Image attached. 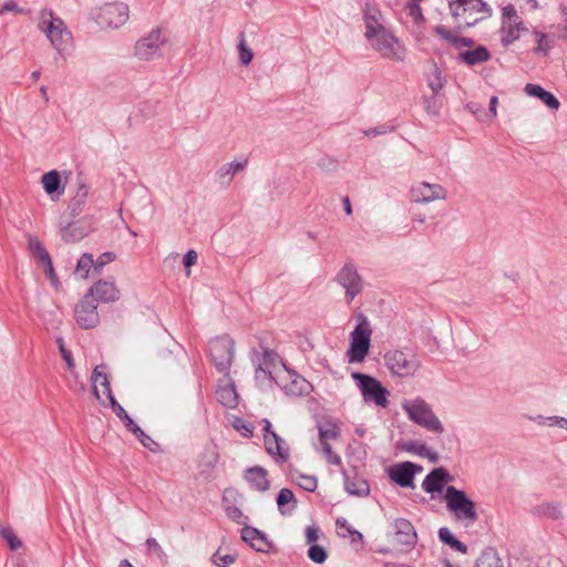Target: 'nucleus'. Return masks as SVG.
I'll list each match as a JSON object with an SVG mask.
<instances>
[{
    "mask_svg": "<svg viewBox=\"0 0 567 567\" xmlns=\"http://www.w3.org/2000/svg\"><path fill=\"white\" fill-rule=\"evenodd\" d=\"M454 21V31L462 32L492 16V8L483 0H447Z\"/></svg>",
    "mask_w": 567,
    "mask_h": 567,
    "instance_id": "obj_1",
    "label": "nucleus"
},
{
    "mask_svg": "<svg viewBox=\"0 0 567 567\" xmlns=\"http://www.w3.org/2000/svg\"><path fill=\"white\" fill-rule=\"evenodd\" d=\"M372 329L368 318L364 315H359L358 324L350 333V346L347 351L349 363L362 362L369 353L371 346Z\"/></svg>",
    "mask_w": 567,
    "mask_h": 567,
    "instance_id": "obj_2",
    "label": "nucleus"
},
{
    "mask_svg": "<svg viewBox=\"0 0 567 567\" xmlns=\"http://www.w3.org/2000/svg\"><path fill=\"white\" fill-rule=\"evenodd\" d=\"M38 28L45 33L51 44L59 53L66 50L68 43L71 40V33L66 30L63 20L54 18L51 10H41Z\"/></svg>",
    "mask_w": 567,
    "mask_h": 567,
    "instance_id": "obj_3",
    "label": "nucleus"
},
{
    "mask_svg": "<svg viewBox=\"0 0 567 567\" xmlns=\"http://www.w3.org/2000/svg\"><path fill=\"white\" fill-rule=\"evenodd\" d=\"M351 378L360 390L365 403H373L380 408H388L390 404V392L385 386H383L381 381L362 372H352Z\"/></svg>",
    "mask_w": 567,
    "mask_h": 567,
    "instance_id": "obj_4",
    "label": "nucleus"
},
{
    "mask_svg": "<svg viewBox=\"0 0 567 567\" xmlns=\"http://www.w3.org/2000/svg\"><path fill=\"white\" fill-rule=\"evenodd\" d=\"M444 498L446 501L447 509L455 515L460 520H468L474 523L477 520L475 503L467 496V494L450 485L445 488Z\"/></svg>",
    "mask_w": 567,
    "mask_h": 567,
    "instance_id": "obj_5",
    "label": "nucleus"
},
{
    "mask_svg": "<svg viewBox=\"0 0 567 567\" xmlns=\"http://www.w3.org/2000/svg\"><path fill=\"white\" fill-rule=\"evenodd\" d=\"M210 361L220 373L228 374L235 355V341L223 334L212 339L208 343Z\"/></svg>",
    "mask_w": 567,
    "mask_h": 567,
    "instance_id": "obj_6",
    "label": "nucleus"
},
{
    "mask_svg": "<svg viewBox=\"0 0 567 567\" xmlns=\"http://www.w3.org/2000/svg\"><path fill=\"white\" fill-rule=\"evenodd\" d=\"M409 417L416 424L427 431L441 434L444 427L437 416L433 413L431 406L421 398L409 401L403 404Z\"/></svg>",
    "mask_w": 567,
    "mask_h": 567,
    "instance_id": "obj_7",
    "label": "nucleus"
},
{
    "mask_svg": "<svg viewBox=\"0 0 567 567\" xmlns=\"http://www.w3.org/2000/svg\"><path fill=\"white\" fill-rule=\"evenodd\" d=\"M384 361L391 373L401 378L413 375L421 365L417 355L411 351H388Z\"/></svg>",
    "mask_w": 567,
    "mask_h": 567,
    "instance_id": "obj_8",
    "label": "nucleus"
},
{
    "mask_svg": "<svg viewBox=\"0 0 567 567\" xmlns=\"http://www.w3.org/2000/svg\"><path fill=\"white\" fill-rule=\"evenodd\" d=\"M128 6L123 2H107L101 6L94 13L95 22L103 29H116L128 19Z\"/></svg>",
    "mask_w": 567,
    "mask_h": 567,
    "instance_id": "obj_9",
    "label": "nucleus"
},
{
    "mask_svg": "<svg viewBox=\"0 0 567 567\" xmlns=\"http://www.w3.org/2000/svg\"><path fill=\"white\" fill-rule=\"evenodd\" d=\"M370 43L385 59L403 61L405 58V49L400 45L399 40L386 28L375 32Z\"/></svg>",
    "mask_w": 567,
    "mask_h": 567,
    "instance_id": "obj_10",
    "label": "nucleus"
},
{
    "mask_svg": "<svg viewBox=\"0 0 567 567\" xmlns=\"http://www.w3.org/2000/svg\"><path fill=\"white\" fill-rule=\"evenodd\" d=\"M277 385L291 396L307 395L312 391L311 383L293 370L285 369L284 374L275 379Z\"/></svg>",
    "mask_w": 567,
    "mask_h": 567,
    "instance_id": "obj_11",
    "label": "nucleus"
},
{
    "mask_svg": "<svg viewBox=\"0 0 567 567\" xmlns=\"http://www.w3.org/2000/svg\"><path fill=\"white\" fill-rule=\"evenodd\" d=\"M165 44V38L159 29L152 30L141 38L134 47V55L140 60L150 61L161 56V48Z\"/></svg>",
    "mask_w": 567,
    "mask_h": 567,
    "instance_id": "obj_12",
    "label": "nucleus"
},
{
    "mask_svg": "<svg viewBox=\"0 0 567 567\" xmlns=\"http://www.w3.org/2000/svg\"><path fill=\"white\" fill-rule=\"evenodd\" d=\"M336 281L346 289V300L348 303L363 289V279L353 264H346L337 274Z\"/></svg>",
    "mask_w": 567,
    "mask_h": 567,
    "instance_id": "obj_13",
    "label": "nucleus"
},
{
    "mask_svg": "<svg viewBox=\"0 0 567 567\" xmlns=\"http://www.w3.org/2000/svg\"><path fill=\"white\" fill-rule=\"evenodd\" d=\"M74 318L80 328L85 330L93 329L100 323L97 305L86 293L75 306Z\"/></svg>",
    "mask_w": 567,
    "mask_h": 567,
    "instance_id": "obj_14",
    "label": "nucleus"
},
{
    "mask_svg": "<svg viewBox=\"0 0 567 567\" xmlns=\"http://www.w3.org/2000/svg\"><path fill=\"white\" fill-rule=\"evenodd\" d=\"M423 467L412 462H400L388 470L389 478L400 487H414V477Z\"/></svg>",
    "mask_w": 567,
    "mask_h": 567,
    "instance_id": "obj_15",
    "label": "nucleus"
},
{
    "mask_svg": "<svg viewBox=\"0 0 567 567\" xmlns=\"http://www.w3.org/2000/svg\"><path fill=\"white\" fill-rule=\"evenodd\" d=\"M93 230V225L89 218L70 220L61 227V237L65 243H78L86 237Z\"/></svg>",
    "mask_w": 567,
    "mask_h": 567,
    "instance_id": "obj_16",
    "label": "nucleus"
},
{
    "mask_svg": "<svg viewBox=\"0 0 567 567\" xmlns=\"http://www.w3.org/2000/svg\"><path fill=\"white\" fill-rule=\"evenodd\" d=\"M446 190L439 184L420 183L411 188V199L415 203H430L435 199H445Z\"/></svg>",
    "mask_w": 567,
    "mask_h": 567,
    "instance_id": "obj_17",
    "label": "nucleus"
},
{
    "mask_svg": "<svg viewBox=\"0 0 567 567\" xmlns=\"http://www.w3.org/2000/svg\"><path fill=\"white\" fill-rule=\"evenodd\" d=\"M91 299L100 302H114L120 299V290L114 281L99 280L86 293Z\"/></svg>",
    "mask_w": 567,
    "mask_h": 567,
    "instance_id": "obj_18",
    "label": "nucleus"
},
{
    "mask_svg": "<svg viewBox=\"0 0 567 567\" xmlns=\"http://www.w3.org/2000/svg\"><path fill=\"white\" fill-rule=\"evenodd\" d=\"M453 480L452 475L444 467L433 468L423 480L422 488L426 493H442L444 486Z\"/></svg>",
    "mask_w": 567,
    "mask_h": 567,
    "instance_id": "obj_19",
    "label": "nucleus"
},
{
    "mask_svg": "<svg viewBox=\"0 0 567 567\" xmlns=\"http://www.w3.org/2000/svg\"><path fill=\"white\" fill-rule=\"evenodd\" d=\"M394 542L410 548L414 547L417 542V535L412 523L405 518H396L394 520Z\"/></svg>",
    "mask_w": 567,
    "mask_h": 567,
    "instance_id": "obj_20",
    "label": "nucleus"
},
{
    "mask_svg": "<svg viewBox=\"0 0 567 567\" xmlns=\"http://www.w3.org/2000/svg\"><path fill=\"white\" fill-rule=\"evenodd\" d=\"M241 539L259 553H268L272 547V543L267 539L266 534L251 526L243 527Z\"/></svg>",
    "mask_w": 567,
    "mask_h": 567,
    "instance_id": "obj_21",
    "label": "nucleus"
},
{
    "mask_svg": "<svg viewBox=\"0 0 567 567\" xmlns=\"http://www.w3.org/2000/svg\"><path fill=\"white\" fill-rule=\"evenodd\" d=\"M382 13L374 3L367 2L363 8V21L365 24V38L371 41L375 32L385 28L381 23Z\"/></svg>",
    "mask_w": 567,
    "mask_h": 567,
    "instance_id": "obj_22",
    "label": "nucleus"
},
{
    "mask_svg": "<svg viewBox=\"0 0 567 567\" xmlns=\"http://www.w3.org/2000/svg\"><path fill=\"white\" fill-rule=\"evenodd\" d=\"M219 452L217 445L209 443L204 447L199 462V474L209 480L213 477L214 470L219 462Z\"/></svg>",
    "mask_w": 567,
    "mask_h": 567,
    "instance_id": "obj_23",
    "label": "nucleus"
},
{
    "mask_svg": "<svg viewBox=\"0 0 567 567\" xmlns=\"http://www.w3.org/2000/svg\"><path fill=\"white\" fill-rule=\"evenodd\" d=\"M268 472L266 468L259 465L249 467L245 472V480L248 482L251 488L257 492H266L270 487V482L267 478Z\"/></svg>",
    "mask_w": 567,
    "mask_h": 567,
    "instance_id": "obj_24",
    "label": "nucleus"
},
{
    "mask_svg": "<svg viewBox=\"0 0 567 567\" xmlns=\"http://www.w3.org/2000/svg\"><path fill=\"white\" fill-rule=\"evenodd\" d=\"M527 31L528 29L525 27L522 20H514L513 22H507L506 20L502 21L499 33L503 47L507 48L520 38L522 32Z\"/></svg>",
    "mask_w": 567,
    "mask_h": 567,
    "instance_id": "obj_25",
    "label": "nucleus"
},
{
    "mask_svg": "<svg viewBox=\"0 0 567 567\" xmlns=\"http://www.w3.org/2000/svg\"><path fill=\"white\" fill-rule=\"evenodd\" d=\"M266 452L277 462H287L289 458V447L285 440L278 434H274L271 439L265 440Z\"/></svg>",
    "mask_w": 567,
    "mask_h": 567,
    "instance_id": "obj_26",
    "label": "nucleus"
},
{
    "mask_svg": "<svg viewBox=\"0 0 567 567\" xmlns=\"http://www.w3.org/2000/svg\"><path fill=\"white\" fill-rule=\"evenodd\" d=\"M41 182L45 193L51 196V198H59L64 194L65 186L62 184L61 175L58 171L52 169L44 173L41 177Z\"/></svg>",
    "mask_w": 567,
    "mask_h": 567,
    "instance_id": "obj_27",
    "label": "nucleus"
},
{
    "mask_svg": "<svg viewBox=\"0 0 567 567\" xmlns=\"http://www.w3.org/2000/svg\"><path fill=\"white\" fill-rule=\"evenodd\" d=\"M434 33L441 39L445 40L447 43L453 45L455 49L461 48H472L474 45V40L472 38L458 37L452 30H449L445 25L439 24L433 29Z\"/></svg>",
    "mask_w": 567,
    "mask_h": 567,
    "instance_id": "obj_28",
    "label": "nucleus"
},
{
    "mask_svg": "<svg viewBox=\"0 0 567 567\" xmlns=\"http://www.w3.org/2000/svg\"><path fill=\"white\" fill-rule=\"evenodd\" d=\"M343 480H344V489L350 495L354 496H367L370 493V486L365 478L358 476L357 474L353 477H350L346 471H342Z\"/></svg>",
    "mask_w": 567,
    "mask_h": 567,
    "instance_id": "obj_29",
    "label": "nucleus"
},
{
    "mask_svg": "<svg viewBox=\"0 0 567 567\" xmlns=\"http://www.w3.org/2000/svg\"><path fill=\"white\" fill-rule=\"evenodd\" d=\"M524 91L527 95L539 99L546 106L551 110H558L560 105L559 101L551 92L545 90L538 84L527 83Z\"/></svg>",
    "mask_w": 567,
    "mask_h": 567,
    "instance_id": "obj_30",
    "label": "nucleus"
},
{
    "mask_svg": "<svg viewBox=\"0 0 567 567\" xmlns=\"http://www.w3.org/2000/svg\"><path fill=\"white\" fill-rule=\"evenodd\" d=\"M87 196H89L87 185L80 182L78 190H76L75 195L72 197V199L68 206V209H66V213L69 214L70 218H75L83 212V208L86 204Z\"/></svg>",
    "mask_w": 567,
    "mask_h": 567,
    "instance_id": "obj_31",
    "label": "nucleus"
},
{
    "mask_svg": "<svg viewBox=\"0 0 567 567\" xmlns=\"http://www.w3.org/2000/svg\"><path fill=\"white\" fill-rule=\"evenodd\" d=\"M491 59L488 49L484 45H477L473 50H467L458 54V60L468 66L484 63Z\"/></svg>",
    "mask_w": 567,
    "mask_h": 567,
    "instance_id": "obj_32",
    "label": "nucleus"
},
{
    "mask_svg": "<svg viewBox=\"0 0 567 567\" xmlns=\"http://www.w3.org/2000/svg\"><path fill=\"white\" fill-rule=\"evenodd\" d=\"M106 367L101 364L96 365L92 372L91 381L93 383V393L97 400H100L99 390L96 388V383H100L106 394L107 399L111 400V396H114L112 393L111 384L106 374Z\"/></svg>",
    "mask_w": 567,
    "mask_h": 567,
    "instance_id": "obj_33",
    "label": "nucleus"
},
{
    "mask_svg": "<svg viewBox=\"0 0 567 567\" xmlns=\"http://www.w3.org/2000/svg\"><path fill=\"white\" fill-rule=\"evenodd\" d=\"M216 398L224 406L234 409L238 404V394L234 383L219 385L216 391Z\"/></svg>",
    "mask_w": 567,
    "mask_h": 567,
    "instance_id": "obj_34",
    "label": "nucleus"
},
{
    "mask_svg": "<svg viewBox=\"0 0 567 567\" xmlns=\"http://www.w3.org/2000/svg\"><path fill=\"white\" fill-rule=\"evenodd\" d=\"M276 502L282 515L290 514L297 507L295 494L289 488H281L277 495Z\"/></svg>",
    "mask_w": 567,
    "mask_h": 567,
    "instance_id": "obj_35",
    "label": "nucleus"
},
{
    "mask_svg": "<svg viewBox=\"0 0 567 567\" xmlns=\"http://www.w3.org/2000/svg\"><path fill=\"white\" fill-rule=\"evenodd\" d=\"M476 567H503L498 553L493 547L485 548L475 564Z\"/></svg>",
    "mask_w": 567,
    "mask_h": 567,
    "instance_id": "obj_36",
    "label": "nucleus"
},
{
    "mask_svg": "<svg viewBox=\"0 0 567 567\" xmlns=\"http://www.w3.org/2000/svg\"><path fill=\"white\" fill-rule=\"evenodd\" d=\"M431 66L432 74L429 78L427 85L432 90L433 96H435L444 87L445 79L442 75L441 69L439 68L437 63L434 60H431ZM432 100H434V97H432Z\"/></svg>",
    "mask_w": 567,
    "mask_h": 567,
    "instance_id": "obj_37",
    "label": "nucleus"
},
{
    "mask_svg": "<svg viewBox=\"0 0 567 567\" xmlns=\"http://www.w3.org/2000/svg\"><path fill=\"white\" fill-rule=\"evenodd\" d=\"M535 47L533 52L538 55L547 56L550 49L553 48V41L549 40L548 35L540 31H533Z\"/></svg>",
    "mask_w": 567,
    "mask_h": 567,
    "instance_id": "obj_38",
    "label": "nucleus"
},
{
    "mask_svg": "<svg viewBox=\"0 0 567 567\" xmlns=\"http://www.w3.org/2000/svg\"><path fill=\"white\" fill-rule=\"evenodd\" d=\"M321 444L329 443L328 440H336L340 435V427L333 421H327L318 425Z\"/></svg>",
    "mask_w": 567,
    "mask_h": 567,
    "instance_id": "obj_39",
    "label": "nucleus"
},
{
    "mask_svg": "<svg viewBox=\"0 0 567 567\" xmlns=\"http://www.w3.org/2000/svg\"><path fill=\"white\" fill-rule=\"evenodd\" d=\"M533 513L538 516L559 519L561 517L560 503L549 502L540 504L534 508Z\"/></svg>",
    "mask_w": 567,
    "mask_h": 567,
    "instance_id": "obj_40",
    "label": "nucleus"
},
{
    "mask_svg": "<svg viewBox=\"0 0 567 567\" xmlns=\"http://www.w3.org/2000/svg\"><path fill=\"white\" fill-rule=\"evenodd\" d=\"M248 163V159L245 158L243 162H231V163H227L225 165H223L218 171H217V176L220 178V179H225L227 178V183H230L234 175L244 169L246 167Z\"/></svg>",
    "mask_w": 567,
    "mask_h": 567,
    "instance_id": "obj_41",
    "label": "nucleus"
},
{
    "mask_svg": "<svg viewBox=\"0 0 567 567\" xmlns=\"http://www.w3.org/2000/svg\"><path fill=\"white\" fill-rule=\"evenodd\" d=\"M127 431H130L141 442V444L151 452H156L158 450V443L147 435L136 423L131 425Z\"/></svg>",
    "mask_w": 567,
    "mask_h": 567,
    "instance_id": "obj_42",
    "label": "nucleus"
},
{
    "mask_svg": "<svg viewBox=\"0 0 567 567\" xmlns=\"http://www.w3.org/2000/svg\"><path fill=\"white\" fill-rule=\"evenodd\" d=\"M275 357L276 352L274 350H270L268 348L264 349L262 358L256 368V379H259L260 374L266 375L267 373L269 374V377H271V373L268 370L270 365H272Z\"/></svg>",
    "mask_w": 567,
    "mask_h": 567,
    "instance_id": "obj_43",
    "label": "nucleus"
},
{
    "mask_svg": "<svg viewBox=\"0 0 567 567\" xmlns=\"http://www.w3.org/2000/svg\"><path fill=\"white\" fill-rule=\"evenodd\" d=\"M29 250L39 259V262H50V254L37 237H30L28 240Z\"/></svg>",
    "mask_w": 567,
    "mask_h": 567,
    "instance_id": "obj_44",
    "label": "nucleus"
},
{
    "mask_svg": "<svg viewBox=\"0 0 567 567\" xmlns=\"http://www.w3.org/2000/svg\"><path fill=\"white\" fill-rule=\"evenodd\" d=\"M110 406L115 413V415L124 423L126 430L131 427V425L135 424V422L131 419L128 413L124 410V408L116 401L114 396H111L109 400Z\"/></svg>",
    "mask_w": 567,
    "mask_h": 567,
    "instance_id": "obj_45",
    "label": "nucleus"
},
{
    "mask_svg": "<svg viewBox=\"0 0 567 567\" xmlns=\"http://www.w3.org/2000/svg\"><path fill=\"white\" fill-rule=\"evenodd\" d=\"M0 536L7 542L11 550H18L22 547V542L14 535L10 527L0 524Z\"/></svg>",
    "mask_w": 567,
    "mask_h": 567,
    "instance_id": "obj_46",
    "label": "nucleus"
},
{
    "mask_svg": "<svg viewBox=\"0 0 567 567\" xmlns=\"http://www.w3.org/2000/svg\"><path fill=\"white\" fill-rule=\"evenodd\" d=\"M400 449L408 453H413L419 456H424L427 454V446L424 443H420L417 441H408L400 444Z\"/></svg>",
    "mask_w": 567,
    "mask_h": 567,
    "instance_id": "obj_47",
    "label": "nucleus"
},
{
    "mask_svg": "<svg viewBox=\"0 0 567 567\" xmlns=\"http://www.w3.org/2000/svg\"><path fill=\"white\" fill-rule=\"evenodd\" d=\"M91 268L95 271L93 255L87 252L83 254L78 260L76 270L83 272V278H87Z\"/></svg>",
    "mask_w": 567,
    "mask_h": 567,
    "instance_id": "obj_48",
    "label": "nucleus"
},
{
    "mask_svg": "<svg viewBox=\"0 0 567 567\" xmlns=\"http://www.w3.org/2000/svg\"><path fill=\"white\" fill-rule=\"evenodd\" d=\"M237 556L233 554H220V549L216 550L210 560L217 567H228L236 561Z\"/></svg>",
    "mask_w": 567,
    "mask_h": 567,
    "instance_id": "obj_49",
    "label": "nucleus"
},
{
    "mask_svg": "<svg viewBox=\"0 0 567 567\" xmlns=\"http://www.w3.org/2000/svg\"><path fill=\"white\" fill-rule=\"evenodd\" d=\"M308 557L316 564H323L327 560V550L317 544H312L308 549Z\"/></svg>",
    "mask_w": 567,
    "mask_h": 567,
    "instance_id": "obj_50",
    "label": "nucleus"
},
{
    "mask_svg": "<svg viewBox=\"0 0 567 567\" xmlns=\"http://www.w3.org/2000/svg\"><path fill=\"white\" fill-rule=\"evenodd\" d=\"M238 50H239L240 62L244 65H248L251 62L254 54H252V51L246 45L244 33H240V41L238 44Z\"/></svg>",
    "mask_w": 567,
    "mask_h": 567,
    "instance_id": "obj_51",
    "label": "nucleus"
},
{
    "mask_svg": "<svg viewBox=\"0 0 567 567\" xmlns=\"http://www.w3.org/2000/svg\"><path fill=\"white\" fill-rule=\"evenodd\" d=\"M298 478V485L307 491V492H315L318 486V480L313 475H306V474H299Z\"/></svg>",
    "mask_w": 567,
    "mask_h": 567,
    "instance_id": "obj_52",
    "label": "nucleus"
},
{
    "mask_svg": "<svg viewBox=\"0 0 567 567\" xmlns=\"http://www.w3.org/2000/svg\"><path fill=\"white\" fill-rule=\"evenodd\" d=\"M146 547H147V554L148 555H156L161 560H166L167 556L165 551L163 550L162 546L158 544V542L150 537L146 539Z\"/></svg>",
    "mask_w": 567,
    "mask_h": 567,
    "instance_id": "obj_53",
    "label": "nucleus"
},
{
    "mask_svg": "<svg viewBox=\"0 0 567 567\" xmlns=\"http://www.w3.org/2000/svg\"><path fill=\"white\" fill-rule=\"evenodd\" d=\"M406 8L409 10V16L412 18L414 23L421 24L425 22L422 8L417 2H408Z\"/></svg>",
    "mask_w": 567,
    "mask_h": 567,
    "instance_id": "obj_54",
    "label": "nucleus"
},
{
    "mask_svg": "<svg viewBox=\"0 0 567 567\" xmlns=\"http://www.w3.org/2000/svg\"><path fill=\"white\" fill-rule=\"evenodd\" d=\"M116 258L115 252L113 251H105L101 254L96 260H94L95 265V272L100 274L104 266L112 262Z\"/></svg>",
    "mask_w": 567,
    "mask_h": 567,
    "instance_id": "obj_55",
    "label": "nucleus"
},
{
    "mask_svg": "<svg viewBox=\"0 0 567 567\" xmlns=\"http://www.w3.org/2000/svg\"><path fill=\"white\" fill-rule=\"evenodd\" d=\"M537 419H538L539 424H545L548 426L557 425L567 431V419H565L563 416H549V417L538 416Z\"/></svg>",
    "mask_w": 567,
    "mask_h": 567,
    "instance_id": "obj_56",
    "label": "nucleus"
},
{
    "mask_svg": "<svg viewBox=\"0 0 567 567\" xmlns=\"http://www.w3.org/2000/svg\"><path fill=\"white\" fill-rule=\"evenodd\" d=\"M4 12H16L19 14H27L30 10L20 8L14 0H10L4 2V4L0 9V16Z\"/></svg>",
    "mask_w": 567,
    "mask_h": 567,
    "instance_id": "obj_57",
    "label": "nucleus"
},
{
    "mask_svg": "<svg viewBox=\"0 0 567 567\" xmlns=\"http://www.w3.org/2000/svg\"><path fill=\"white\" fill-rule=\"evenodd\" d=\"M336 527H337L339 536H341V537H347L348 530L353 529V527L348 523V520L344 517H338L336 519Z\"/></svg>",
    "mask_w": 567,
    "mask_h": 567,
    "instance_id": "obj_58",
    "label": "nucleus"
},
{
    "mask_svg": "<svg viewBox=\"0 0 567 567\" xmlns=\"http://www.w3.org/2000/svg\"><path fill=\"white\" fill-rule=\"evenodd\" d=\"M513 19L516 21L520 20L517 16L515 7L513 4H507L503 8L502 21L506 20L507 22H513Z\"/></svg>",
    "mask_w": 567,
    "mask_h": 567,
    "instance_id": "obj_59",
    "label": "nucleus"
},
{
    "mask_svg": "<svg viewBox=\"0 0 567 567\" xmlns=\"http://www.w3.org/2000/svg\"><path fill=\"white\" fill-rule=\"evenodd\" d=\"M235 429L243 431V435L250 437L252 435V426L240 417H237L234 423Z\"/></svg>",
    "mask_w": 567,
    "mask_h": 567,
    "instance_id": "obj_60",
    "label": "nucleus"
},
{
    "mask_svg": "<svg viewBox=\"0 0 567 567\" xmlns=\"http://www.w3.org/2000/svg\"><path fill=\"white\" fill-rule=\"evenodd\" d=\"M226 514H227V516L231 520H234V522H236L238 524H244V522H241V518L244 517V514H243V512H241V509L239 507H237V506H228L226 508Z\"/></svg>",
    "mask_w": 567,
    "mask_h": 567,
    "instance_id": "obj_61",
    "label": "nucleus"
},
{
    "mask_svg": "<svg viewBox=\"0 0 567 567\" xmlns=\"http://www.w3.org/2000/svg\"><path fill=\"white\" fill-rule=\"evenodd\" d=\"M439 539L444 544V545H450L453 539H455V536L453 535V533L447 528V527H441L439 529Z\"/></svg>",
    "mask_w": 567,
    "mask_h": 567,
    "instance_id": "obj_62",
    "label": "nucleus"
},
{
    "mask_svg": "<svg viewBox=\"0 0 567 567\" xmlns=\"http://www.w3.org/2000/svg\"><path fill=\"white\" fill-rule=\"evenodd\" d=\"M323 451L327 454L328 461L331 464L340 465L341 464V457L332 452V447L329 443L322 444Z\"/></svg>",
    "mask_w": 567,
    "mask_h": 567,
    "instance_id": "obj_63",
    "label": "nucleus"
},
{
    "mask_svg": "<svg viewBox=\"0 0 567 567\" xmlns=\"http://www.w3.org/2000/svg\"><path fill=\"white\" fill-rule=\"evenodd\" d=\"M197 252L194 249H189L183 258L184 267L189 271L190 267L194 266L197 261Z\"/></svg>",
    "mask_w": 567,
    "mask_h": 567,
    "instance_id": "obj_64",
    "label": "nucleus"
}]
</instances>
